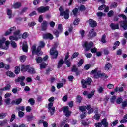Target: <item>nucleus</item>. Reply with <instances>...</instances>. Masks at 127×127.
Instances as JSON below:
<instances>
[{
  "mask_svg": "<svg viewBox=\"0 0 127 127\" xmlns=\"http://www.w3.org/2000/svg\"><path fill=\"white\" fill-rule=\"evenodd\" d=\"M44 46H45V44L43 41H41L39 44V46L36 49V46L33 45L31 47V51L32 55H34V54H36V55H41V48H43Z\"/></svg>",
  "mask_w": 127,
  "mask_h": 127,
  "instance_id": "nucleus-1",
  "label": "nucleus"
},
{
  "mask_svg": "<svg viewBox=\"0 0 127 127\" xmlns=\"http://www.w3.org/2000/svg\"><path fill=\"white\" fill-rule=\"evenodd\" d=\"M9 44H10V42L6 41L5 38L0 39V48H1V49H8L9 47Z\"/></svg>",
  "mask_w": 127,
  "mask_h": 127,
  "instance_id": "nucleus-2",
  "label": "nucleus"
},
{
  "mask_svg": "<svg viewBox=\"0 0 127 127\" xmlns=\"http://www.w3.org/2000/svg\"><path fill=\"white\" fill-rule=\"evenodd\" d=\"M59 10L60 12V16H64L65 19H68L69 18V9H66V11H64V8L63 6H61Z\"/></svg>",
  "mask_w": 127,
  "mask_h": 127,
  "instance_id": "nucleus-3",
  "label": "nucleus"
},
{
  "mask_svg": "<svg viewBox=\"0 0 127 127\" xmlns=\"http://www.w3.org/2000/svg\"><path fill=\"white\" fill-rule=\"evenodd\" d=\"M20 30H18L14 32L13 35L9 37V40L11 41H13L15 40V41H17L20 38Z\"/></svg>",
  "mask_w": 127,
  "mask_h": 127,
  "instance_id": "nucleus-4",
  "label": "nucleus"
},
{
  "mask_svg": "<svg viewBox=\"0 0 127 127\" xmlns=\"http://www.w3.org/2000/svg\"><path fill=\"white\" fill-rule=\"evenodd\" d=\"M91 75H94V77L95 79H98V78H100V77H103L104 75L102 73L101 71L98 70V68H96L95 69L92 70L91 72Z\"/></svg>",
  "mask_w": 127,
  "mask_h": 127,
  "instance_id": "nucleus-5",
  "label": "nucleus"
},
{
  "mask_svg": "<svg viewBox=\"0 0 127 127\" xmlns=\"http://www.w3.org/2000/svg\"><path fill=\"white\" fill-rule=\"evenodd\" d=\"M82 88L83 89H86L87 88V85L88 86H90L91 85V83H92V79L91 78H88L86 79H82L81 81Z\"/></svg>",
  "mask_w": 127,
  "mask_h": 127,
  "instance_id": "nucleus-6",
  "label": "nucleus"
},
{
  "mask_svg": "<svg viewBox=\"0 0 127 127\" xmlns=\"http://www.w3.org/2000/svg\"><path fill=\"white\" fill-rule=\"evenodd\" d=\"M119 17H122L125 21H123L121 23V26L124 28L125 30L127 29V16L123 14H120L118 15Z\"/></svg>",
  "mask_w": 127,
  "mask_h": 127,
  "instance_id": "nucleus-7",
  "label": "nucleus"
},
{
  "mask_svg": "<svg viewBox=\"0 0 127 127\" xmlns=\"http://www.w3.org/2000/svg\"><path fill=\"white\" fill-rule=\"evenodd\" d=\"M82 45L83 47L86 48L85 51H89L92 47H94V43L92 42H88L87 41H86Z\"/></svg>",
  "mask_w": 127,
  "mask_h": 127,
  "instance_id": "nucleus-8",
  "label": "nucleus"
},
{
  "mask_svg": "<svg viewBox=\"0 0 127 127\" xmlns=\"http://www.w3.org/2000/svg\"><path fill=\"white\" fill-rule=\"evenodd\" d=\"M50 54L52 56V58L54 59L57 58L58 56V52L55 49V48H52L50 51Z\"/></svg>",
  "mask_w": 127,
  "mask_h": 127,
  "instance_id": "nucleus-9",
  "label": "nucleus"
},
{
  "mask_svg": "<svg viewBox=\"0 0 127 127\" xmlns=\"http://www.w3.org/2000/svg\"><path fill=\"white\" fill-rule=\"evenodd\" d=\"M86 109H87L86 106H82L79 107V110L81 111V112H83V114L80 115L81 119H84V118H85L86 116L87 111H86Z\"/></svg>",
  "mask_w": 127,
  "mask_h": 127,
  "instance_id": "nucleus-10",
  "label": "nucleus"
},
{
  "mask_svg": "<svg viewBox=\"0 0 127 127\" xmlns=\"http://www.w3.org/2000/svg\"><path fill=\"white\" fill-rule=\"evenodd\" d=\"M24 80H25V77L21 76L20 77H18V79H16L15 82L16 83L20 82L21 86H22V87H24V86H25V83H24V82H23Z\"/></svg>",
  "mask_w": 127,
  "mask_h": 127,
  "instance_id": "nucleus-11",
  "label": "nucleus"
},
{
  "mask_svg": "<svg viewBox=\"0 0 127 127\" xmlns=\"http://www.w3.org/2000/svg\"><path fill=\"white\" fill-rule=\"evenodd\" d=\"M64 113L66 117H70L72 112L69 110V107L68 106H65L64 107Z\"/></svg>",
  "mask_w": 127,
  "mask_h": 127,
  "instance_id": "nucleus-12",
  "label": "nucleus"
},
{
  "mask_svg": "<svg viewBox=\"0 0 127 127\" xmlns=\"http://www.w3.org/2000/svg\"><path fill=\"white\" fill-rule=\"evenodd\" d=\"M49 10V7L46 6V7H40L37 9V11L38 12H40L41 13H43L45 12L46 11H47Z\"/></svg>",
  "mask_w": 127,
  "mask_h": 127,
  "instance_id": "nucleus-13",
  "label": "nucleus"
},
{
  "mask_svg": "<svg viewBox=\"0 0 127 127\" xmlns=\"http://www.w3.org/2000/svg\"><path fill=\"white\" fill-rule=\"evenodd\" d=\"M16 30V27H11L10 29H8V30L6 31L4 34V35L5 36H7V35H9V34H11L13 31H15Z\"/></svg>",
  "mask_w": 127,
  "mask_h": 127,
  "instance_id": "nucleus-14",
  "label": "nucleus"
},
{
  "mask_svg": "<svg viewBox=\"0 0 127 127\" xmlns=\"http://www.w3.org/2000/svg\"><path fill=\"white\" fill-rule=\"evenodd\" d=\"M43 37L44 39H53V36L51 34H44Z\"/></svg>",
  "mask_w": 127,
  "mask_h": 127,
  "instance_id": "nucleus-15",
  "label": "nucleus"
},
{
  "mask_svg": "<svg viewBox=\"0 0 127 127\" xmlns=\"http://www.w3.org/2000/svg\"><path fill=\"white\" fill-rule=\"evenodd\" d=\"M22 102V99L21 98H18L17 99H16L15 100H13L11 102L12 105H19L20 103Z\"/></svg>",
  "mask_w": 127,
  "mask_h": 127,
  "instance_id": "nucleus-16",
  "label": "nucleus"
},
{
  "mask_svg": "<svg viewBox=\"0 0 127 127\" xmlns=\"http://www.w3.org/2000/svg\"><path fill=\"white\" fill-rule=\"evenodd\" d=\"M89 24L91 27H96V26H97V22H96V21H94L93 19H89Z\"/></svg>",
  "mask_w": 127,
  "mask_h": 127,
  "instance_id": "nucleus-17",
  "label": "nucleus"
},
{
  "mask_svg": "<svg viewBox=\"0 0 127 127\" xmlns=\"http://www.w3.org/2000/svg\"><path fill=\"white\" fill-rule=\"evenodd\" d=\"M47 22L46 21H43L41 25L42 30H46L47 27Z\"/></svg>",
  "mask_w": 127,
  "mask_h": 127,
  "instance_id": "nucleus-18",
  "label": "nucleus"
},
{
  "mask_svg": "<svg viewBox=\"0 0 127 127\" xmlns=\"http://www.w3.org/2000/svg\"><path fill=\"white\" fill-rule=\"evenodd\" d=\"M29 69V65H21V71L23 73L26 72Z\"/></svg>",
  "mask_w": 127,
  "mask_h": 127,
  "instance_id": "nucleus-19",
  "label": "nucleus"
},
{
  "mask_svg": "<svg viewBox=\"0 0 127 127\" xmlns=\"http://www.w3.org/2000/svg\"><path fill=\"white\" fill-rule=\"evenodd\" d=\"M86 109H87V110L88 111V115H90V114H92V113H93V112H94V109L91 108L90 105H87Z\"/></svg>",
  "mask_w": 127,
  "mask_h": 127,
  "instance_id": "nucleus-20",
  "label": "nucleus"
},
{
  "mask_svg": "<svg viewBox=\"0 0 127 127\" xmlns=\"http://www.w3.org/2000/svg\"><path fill=\"white\" fill-rule=\"evenodd\" d=\"M111 28L113 30L115 29H119V25L118 24H115L114 23H112L110 25Z\"/></svg>",
  "mask_w": 127,
  "mask_h": 127,
  "instance_id": "nucleus-21",
  "label": "nucleus"
},
{
  "mask_svg": "<svg viewBox=\"0 0 127 127\" xmlns=\"http://www.w3.org/2000/svg\"><path fill=\"white\" fill-rule=\"evenodd\" d=\"M101 125H103L105 127H108L109 124L107 122V119L104 118L102 120Z\"/></svg>",
  "mask_w": 127,
  "mask_h": 127,
  "instance_id": "nucleus-22",
  "label": "nucleus"
},
{
  "mask_svg": "<svg viewBox=\"0 0 127 127\" xmlns=\"http://www.w3.org/2000/svg\"><path fill=\"white\" fill-rule=\"evenodd\" d=\"M10 89H11V86L10 84H7L5 87L2 88L1 90V91H8Z\"/></svg>",
  "mask_w": 127,
  "mask_h": 127,
  "instance_id": "nucleus-23",
  "label": "nucleus"
},
{
  "mask_svg": "<svg viewBox=\"0 0 127 127\" xmlns=\"http://www.w3.org/2000/svg\"><path fill=\"white\" fill-rule=\"evenodd\" d=\"M7 76H8V77H10V78H14L15 77V75L14 74V73H13V72H11V71H7Z\"/></svg>",
  "mask_w": 127,
  "mask_h": 127,
  "instance_id": "nucleus-24",
  "label": "nucleus"
},
{
  "mask_svg": "<svg viewBox=\"0 0 127 127\" xmlns=\"http://www.w3.org/2000/svg\"><path fill=\"white\" fill-rule=\"evenodd\" d=\"M39 124H43L44 127H48V123L46 121H44L43 120H39Z\"/></svg>",
  "mask_w": 127,
  "mask_h": 127,
  "instance_id": "nucleus-25",
  "label": "nucleus"
},
{
  "mask_svg": "<svg viewBox=\"0 0 127 127\" xmlns=\"http://www.w3.org/2000/svg\"><path fill=\"white\" fill-rule=\"evenodd\" d=\"M97 35V34L96 32H94V29H92L90 32H89V36H90V37H94V36H96Z\"/></svg>",
  "mask_w": 127,
  "mask_h": 127,
  "instance_id": "nucleus-26",
  "label": "nucleus"
},
{
  "mask_svg": "<svg viewBox=\"0 0 127 127\" xmlns=\"http://www.w3.org/2000/svg\"><path fill=\"white\" fill-rule=\"evenodd\" d=\"M21 6V3L20 2H16L13 5V7L14 8H19Z\"/></svg>",
  "mask_w": 127,
  "mask_h": 127,
  "instance_id": "nucleus-27",
  "label": "nucleus"
},
{
  "mask_svg": "<svg viewBox=\"0 0 127 127\" xmlns=\"http://www.w3.org/2000/svg\"><path fill=\"white\" fill-rule=\"evenodd\" d=\"M64 64V61L62 59L60 60V61H59L58 64V68H61L62 67V65Z\"/></svg>",
  "mask_w": 127,
  "mask_h": 127,
  "instance_id": "nucleus-28",
  "label": "nucleus"
},
{
  "mask_svg": "<svg viewBox=\"0 0 127 127\" xmlns=\"http://www.w3.org/2000/svg\"><path fill=\"white\" fill-rule=\"evenodd\" d=\"M7 14L9 18H12V17H13V15H12V11H11V10H9L8 9L7 10Z\"/></svg>",
  "mask_w": 127,
  "mask_h": 127,
  "instance_id": "nucleus-29",
  "label": "nucleus"
},
{
  "mask_svg": "<svg viewBox=\"0 0 127 127\" xmlns=\"http://www.w3.org/2000/svg\"><path fill=\"white\" fill-rule=\"evenodd\" d=\"M72 12L73 13V15L74 16H77V14L79 13V7L78 8H75L73 10Z\"/></svg>",
  "mask_w": 127,
  "mask_h": 127,
  "instance_id": "nucleus-30",
  "label": "nucleus"
},
{
  "mask_svg": "<svg viewBox=\"0 0 127 127\" xmlns=\"http://www.w3.org/2000/svg\"><path fill=\"white\" fill-rule=\"evenodd\" d=\"M37 63H41L43 61V59L41 57H37L35 59Z\"/></svg>",
  "mask_w": 127,
  "mask_h": 127,
  "instance_id": "nucleus-31",
  "label": "nucleus"
},
{
  "mask_svg": "<svg viewBox=\"0 0 127 127\" xmlns=\"http://www.w3.org/2000/svg\"><path fill=\"white\" fill-rule=\"evenodd\" d=\"M104 87L99 86V88H97V92L99 93V94H102L103 92H104Z\"/></svg>",
  "mask_w": 127,
  "mask_h": 127,
  "instance_id": "nucleus-32",
  "label": "nucleus"
},
{
  "mask_svg": "<svg viewBox=\"0 0 127 127\" xmlns=\"http://www.w3.org/2000/svg\"><path fill=\"white\" fill-rule=\"evenodd\" d=\"M10 44L13 48H16L17 47V44L14 41H11Z\"/></svg>",
  "mask_w": 127,
  "mask_h": 127,
  "instance_id": "nucleus-33",
  "label": "nucleus"
},
{
  "mask_svg": "<svg viewBox=\"0 0 127 127\" xmlns=\"http://www.w3.org/2000/svg\"><path fill=\"white\" fill-rule=\"evenodd\" d=\"M46 66H47V64L45 63H42L40 64V68L41 70L42 69H45L46 68Z\"/></svg>",
  "mask_w": 127,
  "mask_h": 127,
  "instance_id": "nucleus-34",
  "label": "nucleus"
},
{
  "mask_svg": "<svg viewBox=\"0 0 127 127\" xmlns=\"http://www.w3.org/2000/svg\"><path fill=\"white\" fill-rule=\"evenodd\" d=\"M64 63L67 67H71V61L70 60H64Z\"/></svg>",
  "mask_w": 127,
  "mask_h": 127,
  "instance_id": "nucleus-35",
  "label": "nucleus"
},
{
  "mask_svg": "<svg viewBox=\"0 0 127 127\" xmlns=\"http://www.w3.org/2000/svg\"><path fill=\"white\" fill-rule=\"evenodd\" d=\"M110 68H112V65H111V64L108 63L105 64V69L106 70H110Z\"/></svg>",
  "mask_w": 127,
  "mask_h": 127,
  "instance_id": "nucleus-36",
  "label": "nucleus"
},
{
  "mask_svg": "<svg viewBox=\"0 0 127 127\" xmlns=\"http://www.w3.org/2000/svg\"><path fill=\"white\" fill-rule=\"evenodd\" d=\"M94 119L95 120H96L97 121L100 120V118H101V114H95L94 116L93 117Z\"/></svg>",
  "mask_w": 127,
  "mask_h": 127,
  "instance_id": "nucleus-37",
  "label": "nucleus"
},
{
  "mask_svg": "<svg viewBox=\"0 0 127 127\" xmlns=\"http://www.w3.org/2000/svg\"><path fill=\"white\" fill-rule=\"evenodd\" d=\"M28 73H29L30 74H35V70L34 68H30L28 70Z\"/></svg>",
  "mask_w": 127,
  "mask_h": 127,
  "instance_id": "nucleus-38",
  "label": "nucleus"
},
{
  "mask_svg": "<svg viewBox=\"0 0 127 127\" xmlns=\"http://www.w3.org/2000/svg\"><path fill=\"white\" fill-rule=\"evenodd\" d=\"M26 59V56L23 55L20 57V60L21 62H24Z\"/></svg>",
  "mask_w": 127,
  "mask_h": 127,
  "instance_id": "nucleus-39",
  "label": "nucleus"
},
{
  "mask_svg": "<svg viewBox=\"0 0 127 127\" xmlns=\"http://www.w3.org/2000/svg\"><path fill=\"white\" fill-rule=\"evenodd\" d=\"M55 111V107H52V108L49 109V112L51 114V116L54 114Z\"/></svg>",
  "mask_w": 127,
  "mask_h": 127,
  "instance_id": "nucleus-40",
  "label": "nucleus"
},
{
  "mask_svg": "<svg viewBox=\"0 0 127 127\" xmlns=\"http://www.w3.org/2000/svg\"><path fill=\"white\" fill-rule=\"evenodd\" d=\"M16 110H17V111H19V112H21V111H24V110H25V108L24 106H19L18 107H16Z\"/></svg>",
  "mask_w": 127,
  "mask_h": 127,
  "instance_id": "nucleus-41",
  "label": "nucleus"
},
{
  "mask_svg": "<svg viewBox=\"0 0 127 127\" xmlns=\"http://www.w3.org/2000/svg\"><path fill=\"white\" fill-rule=\"evenodd\" d=\"M20 72V68L18 66H16L15 68V73L17 75L18 74H19V72Z\"/></svg>",
  "mask_w": 127,
  "mask_h": 127,
  "instance_id": "nucleus-42",
  "label": "nucleus"
},
{
  "mask_svg": "<svg viewBox=\"0 0 127 127\" xmlns=\"http://www.w3.org/2000/svg\"><path fill=\"white\" fill-rule=\"evenodd\" d=\"M28 48V46L26 44L24 45L22 47V49L24 52H27Z\"/></svg>",
  "mask_w": 127,
  "mask_h": 127,
  "instance_id": "nucleus-43",
  "label": "nucleus"
},
{
  "mask_svg": "<svg viewBox=\"0 0 127 127\" xmlns=\"http://www.w3.org/2000/svg\"><path fill=\"white\" fill-rule=\"evenodd\" d=\"M94 94H95V91L92 90L91 91V93L90 94H88L87 95L88 99H91V98H92V97H93Z\"/></svg>",
  "mask_w": 127,
  "mask_h": 127,
  "instance_id": "nucleus-44",
  "label": "nucleus"
},
{
  "mask_svg": "<svg viewBox=\"0 0 127 127\" xmlns=\"http://www.w3.org/2000/svg\"><path fill=\"white\" fill-rule=\"evenodd\" d=\"M60 31H57V30H53V33L54 35H56V37H58L59 36V33H60Z\"/></svg>",
  "mask_w": 127,
  "mask_h": 127,
  "instance_id": "nucleus-45",
  "label": "nucleus"
},
{
  "mask_svg": "<svg viewBox=\"0 0 127 127\" xmlns=\"http://www.w3.org/2000/svg\"><path fill=\"white\" fill-rule=\"evenodd\" d=\"M123 87H116L115 89V92H123Z\"/></svg>",
  "mask_w": 127,
  "mask_h": 127,
  "instance_id": "nucleus-46",
  "label": "nucleus"
},
{
  "mask_svg": "<svg viewBox=\"0 0 127 127\" xmlns=\"http://www.w3.org/2000/svg\"><path fill=\"white\" fill-rule=\"evenodd\" d=\"M28 35L29 34L27 32H25L22 35V38H23L24 39H25V38H27V37H28Z\"/></svg>",
  "mask_w": 127,
  "mask_h": 127,
  "instance_id": "nucleus-47",
  "label": "nucleus"
},
{
  "mask_svg": "<svg viewBox=\"0 0 127 127\" xmlns=\"http://www.w3.org/2000/svg\"><path fill=\"white\" fill-rule=\"evenodd\" d=\"M58 29L59 31H60V33H61L62 32V24H60L58 26Z\"/></svg>",
  "mask_w": 127,
  "mask_h": 127,
  "instance_id": "nucleus-48",
  "label": "nucleus"
},
{
  "mask_svg": "<svg viewBox=\"0 0 127 127\" xmlns=\"http://www.w3.org/2000/svg\"><path fill=\"white\" fill-rule=\"evenodd\" d=\"M83 63H84V60L81 59L80 61L78 63V66L81 67V66H82V65H83Z\"/></svg>",
  "mask_w": 127,
  "mask_h": 127,
  "instance_id": "nucleus-49",
  "label": "nucleus"
},
{
  "mask_svg": "<svg viewBox=\"0 0 127 127\" xmlns=\"http://www.w3.org/2000/svg\"><path fill=\"white\" fill-rule=\"evenodd\" d=\"M123 102V98L119 97L116 100L117 104H121Z\"/></svg>",
  "mask_w": 127,
  "mask_h": 127,
  "instance_id": "nucleus-50",
  "label": "nucleus"
},
{
  "mask_svg": "<svg viewBox=\"0 0 127 127\" xmlns=\"http://www.w3.org/2000/svg\"><path fill=\"white\" fill-rule=\"evenodd\" d=\"M64 86V84H63V83H59L57 84V88H58V89H60V88H62V87H63Z\"/></svg>",
  "mask_w": 127,
  "mask_h": 127,
  "instance_id": "nucleus-51",
  "label": "nucleus"
},
{
  "mask_svg": "<svg viewBox=\"0 0 127 127\" xmlns=\"http://www.w3.org/2000/svg\"><path fill=\"white\" fill-rule=\"evenodd\" d=\"M35 25H36V23L34 22H31L28 23V26L30 27H32V26H35Z\"/></svg>",
  "mask_w": 127,
  "mask_h": 127,
  "instance_id": "nucleus-52",
  "label": "nucleus"
},
{
  "mask_svg": "<svg viewBox=\"0 0 127 127\" xmlns=\"http://www.w3.org/2000/svg\"><path fill=\"white\" fill-rule=\"evenodd\" d=\"M72 72H77L78 71V67L76 66V65H73L72 69H71Z\"/></svg>",
  "mask_w": 127,
  "mask_h": 127,
  "instance_id": "nucleus-53",
  "label": "nucleus"
},
{
  "mask_svg": "<svg viewBox=\"0 0 127 127\" xmlns=\"http://www.w3.org/2000/svg\"><path fill=\"white\" fill-rule=\"evenodd\" d=\"M101 42L103 43H106V35H103L101 38Z\"/></svg>",
  "mask_w": 127,
  "mask_h": 127,
  "instance_id": "nucleus-54",
  "label": "nucleus"
},
{
  "mask_svg": "<svg viewBox=\"0 0 127 127\" xmlns=\"http://www.w3.org/2000/svg\"><path fill=\"white\" fill-rule=\"evenodd\" d=\"M79 22H80V19L76 18L75 19V20L74 21V25H78V24H79Z\"/></svg>",
  "mask_w": 127,
  "mask_h": 127,
  "instance_id": "nucleus-55",
  "label": "nucleus"
},
{
  "mask_svg": "<svg viewBox=\"0 0 127 127\" xmlns=\"http://www.w3.org/2000/svg\"><path fill=\"white\" fill-rule=\"evenodd\" d=\"M104 54H105V55H108V54L110 53V52L109 51V49H108V48H106L104 49Z\"/></svg>",
  "mask_w": 127,
  "mask_h": 127,
  "instance_id": "nucleus-56",
  "label": "nucleus"
},
{
  "mask_svg": "<svg viewBox=\"0 0 127 127\" xmlns=\"http://www.w3.org/2000/svg\"><path fill=\"white\" fill-rule=\"evenodd\" d=\"M79 53H78V52H75V53H74L73 54L72 56V59H73V58H76V57H78V56H79Z\"/></svg>",
  "mask_w": 127,
  "mask_h": 127,
  "instance_id": "nucleus-57",
  "label": "nucleus"
},
{
  "mask_svg": "<svg viewBox=\"0 0 127 127\" xmlns=\"http://www.w3.org/2000/svg\"><path fill=\"white\" fill-rule=\"evenodd\" d=\"M79 33L80 35H81V37H84V36H85V31L84 30H81Z\"/></svg>",
  "mask_w": 127,
  "mask_h": 127,
  "instance_id": "nucleus-58",
  "label": "nucleus"
},
{
  "mask_svg": "<svg viewBox=\"0 0 127 127\" xmlns=\"http://www.w3.org/2000/svg\"><path fill=\"white\" fill-rule=\"evenodd\" d=\"M117 97H116V96H112L111 97V98L110 99V102L111 103H114V102L116 101V98Z\"/></svg>",
  "mask_w": 127,
  "mask_h": 127,
  "instance_id": "nucleus-59",
  "label": "nucleus"
},
{
  "mask_svg": "<svg viewBox=\"0 0 127 127\" xmlns=\"http://www.w3.org/2000/svg\"><path fill=\"white\" fill-rule=\"evenodd\" d=\"M18 116L20 118H22V117L24 116V113H23V112L22 111H19Z\"/></svg>",
  "mask_w": 127,
  "mask_h": 127,
  "instance_id": "nucleus-60",
  "label": "nucleus"
},
{
  "mask_svg": "<svg viewBox=\"0 0 127 127\" xmlns=\"http://www.w3.org/2000/svg\"><path fill=\"white\" fill-rule=\"evenodd\" d=\"M92 53H96V52H97V51H98V49H97V48H91L90 49Z\"/></svg>",
  "mask_w": 127,
  "mask_h": 127,
  "instance_id": "nucleus-61",
  "label": "nucleus"
},
{
  "mask_svg": "<svg viewBox=\"0 0 127 127\" xmlns=\"http://www.w3.org/2000/svg\"><path fill=\"white\" fill-rule=\"evenodd\" d=\"M76 101L77 102H78V103H81V101H82V97L78 96H77V98H76Z\"/></svg>",
  "mask_w": 127,
  "mask_h": 127,
  "instance_id": "nucleus-62",
  "label": "nucleus"
},
{
  "mask_svg": "<svg viewBox=\"0 0 127 127\" xmlns=\"http://www.w3.org/2000/svg\"><path fill=\"white\" fill-rule=\"evenodd\" d=\"M107 88L108 89H114V88H115V86H114V85H113L112 84H109L107 85Z\"/></svg>",
  "mask_w": 127,
  "mask_h": 127,
  "instance_id": "nucleus-63",
  "label": "nucleus"
},
{
  "mask_svg": "<svg viewBox=\"0 0 127 127\" xmlns=\"http://www.w3.org/2000/svg\"><path fill=\"white\" fill-rule=\"evenodd\" d=\"M96 127H102V123L100 122H97L95 124Z\"/></svg>",
  "mask_w": 127,
  "mask_h": 127,
  "instance_id": "nucleus-64",
  "label": "nucleus"
}]
</instances>
